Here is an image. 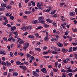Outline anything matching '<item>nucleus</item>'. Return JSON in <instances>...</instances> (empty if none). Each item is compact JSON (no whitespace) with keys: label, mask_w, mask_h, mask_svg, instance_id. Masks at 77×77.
<instances>
[{"label":"nucleus","mask_w":77,"mask_h":77,"mask_svg":"<svg viewBox=\"0 0 77 77\" xmlns=\"http://www.w3.org/2000/svg\"><path fill=\"white\" fill-rule=\"evenodd\" d=\"M74 56H75V58L76 59H77V54H74Z\"/></svg>","instance_id":"nucleus-62"},{"label":"nucleus","mask_w":77,"mask_h":77,"mask_svg":"<svg viewBox=\"0 0 77 77\" xmlns=\"http://www.w3.org/2000/svg\"><path fill=\"white\" fill-rule=\"evenodd\" d=\"M68 51V49H66L64 48H63L62 49V52L64 54L66 53Z\"/></svg>","instance_id":"nucleus-4"},{"label":"nucleus","mask_w":77,"mask_h":77,"mask_svg":"<svg viewBox=\"0 0 77 77\" xmlns=\"http://www.w3.org/2000/svg\"><path fill=\"white\" fill-rule=\"evenodd\" d=\"M56 10H54L51 13V15H53V14H55V13H56Z\"/></svg>","instance_id":"nucleus-27"},{"label":"nucleus","mask_w":77,"mask_h":77,"mask_svg":"<svg viewBox=\"0 0 77 77\" xmlns=\"http://www.w3.org/2000/svg\"><path fill=\"white\" fill-rule=\"evenodd\" d=\"M11 40H12L13 42H15V38H14V37H13L11 36Z\"/></svg>","instance_id":"nucleus-35"},{"label":"nucleus","mask_w":77,"mask_h":77,"mask_svg":"<svg viewBox=\"0 0 77 77\" xmlns=\"http://www.w3.org/2000/svg\"><path fill=\"white\" fill-rule=\"evenodd\" d=\"M8 20H6L5 21L4 23H3V24L4 26H5V25H6L7 24H8Z\"/></svg>","instance_id":"nucleus-24"},{"label":"nucleus","mask_w":77,"mask_h":77,"mask_svg":"<svg viewBox=\"0 0 77 77\" xmlns=\"http://www.w3.org/2000/svg\"><path fill=\"white\" fill-rule=\"evenodd\" d=\"M29 38H31V39H33L34 38V36L32 35H29L28 36Z\"/></svg>","instance_id":"nucleus-16"},{"label":"nucleus","mask_w":77,"mask_h":77,"mask_svg":"<svg viewBox=\"0 0 77 77\" xmlns=\"http://www.w3.org/2000/svg\"><path fill=\"white\" fill-rule=\"evenodd\" d=\"M52 53L53 54H57L58 53H57V51H53L52 52Z\"/></svg>","instance_id":"nucleus-43"},{"label":"nucleus","mask_w":77,"mask_h":77,"mask_svg":"<svg viewBox=\"0 0 77 77\" xmlns=\"http://www.w3.org/2000/svg\"><path fill=\"white\" fill-rule=\"evenodd\" d=\"M59 39V38H52L51 39V41L52 42H54L57 41Z\"/></svg>","instance_id":"nucleus-8"},{"label":"nucleus","mask_w":77,"mask_h":77,"mask_svg":"<svg viewBox=\"0 0 77 77\" xmlns=\"http://www.w3.org/2000/svg\"><path fill=\"white\" fill-rule=\"evenodd\" d=\"M48 53V52H44L43 53V54H47Z\"/></svg>","instance_id":"nucleus-64"},{"label":"nucleus","mask_w":77,"mask_h":77,"mask_svg":"<svg viewBox=\"0 0 77 77\" xmlns=\"http://www.w3.org/2000/svg\"><path fill=\"white\" fill-rule=\"evenodd\" d=\"M53 70L54 72H57L58 71V69H53Z\"/></svg>","instance_id":"nucleus-39"},{"label":"nucleus","mask_w":77,"mask_h":77,"mask_svg":"<svg viewBox=\"0 0 77 77\" xmlns=\"http://www.w3.org/2000/svg\"><path fill=\"white\" fill-rule=\"evenodd\" d=\"M35 50L36 51H38L39 52H40L41 51V48H35Z\"/></svg>","instance_id":"nucleus-15"},{"label":"nucleus","mask_w":77,"mask_h":77,"mask_svg":"<svg viewBox=\"0 0 77 77\" xmlns=\"http://www.w3.org/2000/svg\"><path fill=\"white\" fill-rule=\"evenodd\" d=\"M44 19V18L43 17H40L38 18V21L39 20H42Z\"/></svg>","instance_id":"nucleus-14"},{"label":"nucleus","mask_w":77,"mask_h":77,"mask_svg":"<svg viewBox=\"0 0 77 77\" xmlns=\"http://www.w3.org/2000/svg\"><path fill=\"white\" fill-rule=\"evenodd\" d=\"M21 62H20V61H17L16 62V64L17 65H20V64H21Z\"/></svg>","instance_id":"nucleus-28"},{"label":"nucleus","mask_w":77,"mask_h":77,"mask_svg":"<svg viewBox=\"0 0 77 77\" xmlns=\"http://www.w3.org/2000/svg\"><path fill=\"white\" fill-rule=\"evenodd\" d=\"M55 38H60V37L57 35H55Z\"/></svg>","instance_id":"nucleus-56"},{"label":"nucleus","mask_w":77,"mask_h":77,"mask_svg":"<svg viewBox=\"0 0 77 77\" xmlns=\"http://www.w3.org/2000/svg\"><path fill=\"white\" fill-rule=\"evenodd\" d=\"M43 27L42 26H38L37 28H36L35 29L36 30H39V29H42Z\"/></svg>","instance_id":"nucleus-19"},{"label":"nucleus","mask_w":77,"mask_h":77,"mask_svg":"<svg viewBox=\"0 0 77 77\" xmlns=\"http://www.w3.org/2000/svg\"><path fill=\"white\" fill-rule=\"evenodd\" d=\"M31 3H32V6H35V2L34 1H32L31 2Z\"/></svg>","instance_id":"nucleus-33"},{"label":"nucleus","mask_w":77,"mask_h":77,"mask_svg":"<svg viewBox=\"0 0 77 77\" xmlns=\"http://www.w3.org/2000/svg\"><path fill=\"white\" fill-rule=\"evenodd\" d=\"M48 36H46L45 37V40L46 41H48Z\"/></svg>","instance_id":"nucleus-23"},{"label":"nucleus","mask_w":77,"mask_h":77,"mask_svg":"<svg viewBox=\"0 0 77 77\" xmlns=\"http://www.w3.org/2000/svg\"><path fill=\"white\" fill-rule=\"evenodd\" d=\"M52 24H53V26H54L55 27H57V25L56 24V22L55 21L53 22Z\"/></svg>","instance_id":"nucleus-37"},{"label":"nucleus","mask_w":77,"mask_h":77,"mask_svg":"<svg viewBox=\"0 0 77 77\" xmlns=\"http://www.w3.org/2000/svg\"><path fill=\"white\" fill-rule=\"evenodd\" d=\"M16 29H17V27H16L15 26H14L13 27H11V30L12 32H14V30H15Z\"/></svg>","instance_id":"nucleus-9"},{"label":"nucleus","mask_w":77,"mask_h":77,"mask_svg":"<svg viewBox=\"0 0 77 77\" xmlns=\"http://www.w3.org/2000/svg\"><path fill=\"white\" fill-rule=\"evenodd\" d=\"M77 32V29L75 28L74 30L73 31V32Z\"/></svg>","instance_id":"nucleus-63"},{"label":"nucleus","mask_w":77,"mask_h":77,"mask_svg":"<svg viewBox=\"0 0 77 77\" xmlns=\"http://www.w3.org/2000/svg\"><path fill=\"white\" fill-rule=\"evenodd\" d=\"M68 33H69V31L68 30H66L65 32V35H68Z\"/></svg>","instance_id":"nucleus-38"},{"label":"nucleus","mask_w":77,"mask_h":77,"mask_svg":"<svg viewBox=\"0 0 77 77\" xmlns=\"http://www.w3.org/2000/svg\"><path fill=\"white\" fill-rule=\"evenodd\" d=\"M19 67L20 68L23 69V71H26L27 70V67H26V66L24 65L20 66Z\"/></svg>","instance_id":"nucleus-2"},{"label":"nucleus","mask_w":77,"mask_h":77,"mask_svg":"<svg viewBox=\"0 0 77 77\" xmlns=\"http://www.w3.org/2000/svg\"><path fill=\"white\" fill-rule=\"evenodd\" d=\"M44 27H45L46 28H47V27H49V25L45 24L44 25Z\"/></svg>","instance_id":"nucleus-36"},{"label":"nucleus","mask_w":77,"mask_h":77,"mask_svg":"<svg viewBox=\"0 0 77 77\" xmlns=\"http://www.w3.org/2000/svg\"><path fill=\"white\" fill-rule=\"evenodd\" d=\"M41 44V42H38L36 43V44L37 45H40Z\"/></svg>","instance_id":"nucleus-53"},{"label":"nucleus","mask_w":77,"mask_h":77,"mask_svg":"<svg viewBox=\"0 0 77 77\" xmlns=\"http://www.w3.org/2000/svg\"><path fill=\"white\" fill-rule=\"evenodd\" d=\"M61 26H62V27L63 28V29H66V28H65V26H64V24H61Z\"/></svg>","instance_id":"nucleus-34"},{"label":"nucleus","mask_w":77,"mask_h":77,"mask_svg":"<svg viewBox=\"0 0 77 77\" xmlns=\"http://www.w3.org/2000/svg\"><path fill=\"white\" fill-rule=\"evenodd\" d=\"M63 45L64 47H66L67 46V45H68V43H65L63 44Z\"/></svg>","instance_id":"nucleus-49"},{"label":"nucleus","mask_w":77,"mask_h":77,"mask_svg":"<svg viewBox=\"0 0 77 77\" xmlns=\"http://www.w3.org/2000/svg\"><path fill=\"white\" fill-rule=\"evenodd\" d=\"M4 40V41H6V42H7L8 41V39H7V38H6L4 37L3 38Z\"/></svg>","instance_id":"nucleus-54"},{"label":"nucleus","mask_w":77,"mask_h":77,"mask_svg":"<svg viewBox=\"0 0 77 77\" xmlns=\"http://www.w3.org/2000/svg\"><path fill=\"white\" fill-rule=\"evenodd\" d=\"M50 76L53 77V72H51V73L50 74Z\"/></svg>","instance_id":"nucleus-52"},{"label":"nucleus","mask_w":77,"mask_h":77,"mask_svg":"<svg viewBox=\"0 0 77 77\" xmlns=\"http://www.w3.org/2000/svg\"><path fill=\"white\" fill-rule=\"evenodd\" d=\"M30 58L32 60H35V58H34V57L33 56H31L30 57Z\"/></svg>","instance_id":"nucleus-42"},{"label":"nucleus","mask_w":77,"mask_h":77,"mask_svg":"<svg viewBox=\"0 0 77 77\" xmlns=\"http://www.w3.org/2000/svg\"><path fill=\"white\" fill-rule=\"evenodd\" d=\"M68 75H69V77H71L72 75V73L70 72L68 74Z\"/></svg>","instance_id":"nucleus-45"},{"label":"nucleus","mask_w":77,"mask_h":77,"mask_svg":"<svg viewBox=\"0 0 77 77\" xmlns=\"http://www.w3.org/2000/svg\"><path fill=\"white\" fill-rule=\"evenodd\" d=\"M66 72V70H64L63 69H62L61 70V72Z\"/></svg>","instance_id":"nucleus-46"},{"label":"nucleus","mask_w":77,"mask_h":77,"mask_svg":"<svg viewBox=\"0 0 77 77\" xmlns=\"http://www.w3.org/2000/svg\"><path fill=\"white\" fill-rule=\"evenodd\" d=\"M72 44H73V45H75V46H76V45H77V43H75L73 42L72 43Z\"/></svg>","instance_id":"nucleus-60"},{"label":"nucleus","mask_w":77,"mask_h":77,"mask_svg":"<svg viewBox=\"0 0 77 77\" xmlns=\"http://www.w3.org/2000/svg\"><path fill=\"white\" fill-rule=\"evenodd\" d=\"M3 20H5V21H8L7 20V18H6V17H5L4 18Z\"/></svg>","instance_id":"nucleus-59"},{"label":"nucleus","mask_w":77,"mask_h":77,"mask_svg":"<svg viewBox=\"0 0 77 77\" xmlns=\"http://www.w3.org/2000/svg\"><path fill=\"white\" fill-rule=\"evenodd\" d=\"M47 22H49V23H53V20H50V19H48L46 20Z\"/></svg>","instance_id":"nucleus-12"},{"label":"nucleus","mask_w":77,"mask_h":77,"mask_svg":"<svg viewBox=\"0 0 77 77\" xmlns=\"http://www.w3.org/2000/svg\"><path fill=\"white\" fill-rule=\"evenodd\" d=\"M75 15V12H71L70 14V15L71 16H74Z\"/></svg>","instance_id":"nucleus-17"},{"label":"nucleus","mask_w":77,"mask_h":77,"mask_svg":"<svg viewBox=\"0 0 77 77\" xmlns=\"http://www.w3.org/2000/svg\"><path fill=\"white\" fill-rule=\"evenodd\" d=\"M13 75L14 76V77H16V76H17L18 75V73L17 72H14L13 73Z\"/></svg>","instance_id":"nucleus-20"},{"label":"nucleus","mask_w":77,"mask_h":77,"mask_svg":"<svg viewBox=\"0 0 77 77\" xmlns=\"http://www.w3.org/2000/svg\"><path fill=\"white\" fill-rule=\"evenodd\" d=\"M1 6L2 8H5L6 6V4H1Z\"/></svg>","instance_id":"nucleus-18"},{"label":"nucleus","mask_w":77,"mask_h":77,"mask_svg":"<svg viewBox=\"0 0 77 77\" xmlns=\"http://www.w3.org/2000/svg\"><path fill=\"white\" fill-rule=\"evenodd\" d=\"M10 56L11 57H13V53L12 52H10Z\"/></svg>","instance_id":"nucleus-44"},{"label":"nucleus","mask_w":77,"mask_h":77,"mask_svg":"<svg viewBox=\"0 0 77 77\" xmlns=\"http://www.w3.org/2000/svg\"><path fill=\"white\" fill-rule=\"evenodd\" d=\"M30 56H31V55H30L29 54H26L27 59H29Z\"/></svg>","instance_id":"nucleus-25"},{"label":"nucleus","mask_w":77,"mask_h":77,"mask_svg":"<svg viewBox=\"0 0 77 77\" xmlns=\"http://www.w3.org/2000/svg\"><path fill=\"white\" fill-rule=\"evenodd\" d=\"M13 71V69H10L9 70V72H11L12 71Z\"/></svg>","instance_id":"nucleus-57"},{"label":"nucleus","mask_w":77,"mask_h":77,"mask_svg":"<svg viewBox=\"0 0 77 77\" xmlns=\"http://www.w3.org/2000/svg\"><path fill=\"white\" fill-rule=\"evenodd\" d=\"M37 7H41V5L39 2L37 5Z\"/></svg>","instance_id":"nucleus-41"},{"label":"nucleus","mask_w":77,"mask_h":77,"mask_svg":"<svg viewBox=\"0 0 77 77\" xmlns=\"http://www.w3.org/2000/svg\"><path fill=\"white\" fill-rule=\"evenodd\" d=\"M13 34V35H18V33L16 31L14 32Z\"/></svg>","instance_id":"nucleus-47"},{"label":"nucleus","mask_w":77,"mask_h":77,"mask_svg":"<svg viewBox=\"0 0 77 77\" xmlns=\"http://www.w3.org/2000/svg\"><path fill=\"white\" fill-rule=\"evenodd\" d=\"M6 8L8 9H10L11 8V6L8 5L6 7Z\"/></svg>","instance_id":"nucleus-32"},{"label":"nucleus","mask_w":77,"mask_h":77,"mask_svg":"<svg viewBox=\"0 0 77 77\" xmlns=\"http://www.w3.org/2000/svg\"><path fill=\"white\" fill-rule=\"evenodd\" d=\"M72 47H71L69 48L68 52H69H69H72Z\"/></svg>","instance_id":"nucleus-22"},{"label":"nucleus","mask_w":77,"mask_h":77,"mask_svg":"<svg viewBox=\"0 0 77 77\" xmlns=\"http://www.w3.org/2000/svg\"><path fill=\"white\" fill-rule=\"evenodd\" d=\"M24 42H25V41H24L22 40L21 41H20L19 42V44H24Z\"/></svg>","instance_id":"nucleus-31"},{"label":"nucleus","mask_w":77,"mask_h":77,"mask_svg":"<svg viewBox=\"0 0 77 77\" xmlns=\"http://www.w3.org/2000/svg\"><path fill=\"white\" fill-rule=\"evenodd\" d=\"M6 26H8V27H11V26H12L10 24H7L6 25Z\"/></svg>","instance_id":"nucleus-50"},{"label":"nucleus","mask_w":77,"mask_h":77,"mask_svg":"<svg viewBox=\"0 0 77 77\" xmlns=\"http://www.w3.org/2000/svg\"><path fill=\"white\" fill-rule=\"evenodd\" d=\"M21 29H22L23 31H26L28 29V27L27 26H23L21 27Z\"/></svg>","instance_id":"nucleus-6"},{"label":"nucleus","mask_w":77,"mask_h":77,"mask_svg":"<svg viewBox=\"0 0 77 77\" xmlns=\"http://www.w3.org/2000/svg\"><path fill=\"white\" fill-rule=\"evenodd\" d=\"M58 62H55V67H56V68H57V65H58Z\"/></svg>","instance_id":"nucleus-29"},{"label":"nucleus","mask_w":77,"mask_h":77,"mask_svg":"<svg viewBox=\"0 0 77 77\" xmlns=\"http://www.w3.org/2000/svg\"><path fill=\"white\" fill-rule=\"evenodd\" d=\"M29 43L26 42L25 43V46L23 47V48L24 50H25V51H26V49L27 48L29 47Z\"/></svg>","instance_id":"nucleus-1"},{"label":"nucleus","mask_w":77,"mask_h":77,"mask_svg":"<svg viewBox=\"0 0 77 77\" xmlns=\"http://www.w3.org/2000/svg\"><path fill=\"white\" fill-rule=\"evenodd\" d=\"M63 61L65 63H68V61H67L65 59L63 60Z\"/></svg>","instance_id":"nucleus-26"},{"label":"nucleus","mask_w":77,"mask_h":77,"mask_svg":"<svg viewBox=\"0 0 77 77\" xmlns=\"http://www.w3.org/2000/svg\"><path fill=\"white\" fill-rule=\"evenodd\" d=\"M18 48H21V45L20 44H19L18 46Z\"/></svg>","instance_id":"nucleus-58"},{"label":"nucleus","mask_w":77,"mask_h":77,"mask_svg":"<svg viewBox=\"0 0 77 77\" xmlns=\"http://www.w3.org/2000/svg\"><path fill=\"white\" fill-rule=\"evenodd\" d=\"M35 35L37 38H38L39 36V34L37 33L35 34Z\"/></svg>","instance_id":"nucleus-55"},{"label":"nucleus","mask_w":77,"mask_h":77,"mask_svg":"<svg viewBox=\"0 0 77 77\" xmlns=\"http://www.w3.org/2000/svg\"><path fill=\"white\" fill-rule=\"evenodd\" d=\"M32 74L35 77H39V75L37 73V72H36V71H34L32 72Z\"/></svg>","instance_id":"nucleus-5"},{"label":"nucleus","mask_w":77,"mask_h":77,"mask_svg":"<svg viewBox=\"0 0 77 77\" xmlns=\"http://www.w3.org/2000/svg\"><path fill=\"white\" fill-rule=\"evenodd\" d=\"M5 65L7 66H9L11 65V63L8 62V61H7L5 63Z\"/></svg>","instance_id":"nucleus-7"},{"label":"nucleus","mask_w":77,"mask_h":77,"mask_svg":"<svg viewBox=\"0 0 77 77\" xmlns=\"http://www.w3.org/2000/svg\"><path fill=\"white\" fill-rule=\"evenodd\" d=\"M2 59L3 61H5L6 60V58L4 57H2Z\"/></svg>","instance_id":"nucleus-61"},{"label":"nucleus","mask_w":77,"mask_h":77,"mask_svg":"<svg viewBox=\"0 0 77 77\" xmlns=\"http://www.w3.org/2000/svg\"><path fill=\"white\" fill-rule=\"evenodd\" d=\"M72 72L73 73L74 72H73V71H72V70L71 69H68L66 71V72L67 73H69V72Z\"/></svg>","instance_id":"nucleus-11"},{"label":"nucleus","mask_w":77,"mask_h":77,"mask_svg":"<svg viewBox=\"0 0 77 77\" xmlns=\"http://www.w3.org/2000/svg\"><path fill=\"white\" fill-rule=\"evenodd\" d=\"M1 63L2 65H5V63H6L4 61H1Z\"/></svg>","instance_id":"nucleus-40"},{"label":"nucleus","mask_w":77,"mask_h":77,"mask_svg":"<svg viewBox=\"0 0 77 77\" xmlns=\"http://www.w3.org/2000/svg\"><path fill=\"white\" fill-rule=\"evenodd\" d=\"M33 23H34V24H35L38 23H39V21L37 20H34V22L32 23V24H33Z\"/></svg>","instance_id":"nucleus-21"},{"label":"nucleus","mask_w":77,"mask_h":77,"mask_svg":"<svg viewBox=\"0 0 77 77\" xmlns=\"http://www.w3.org/2000/svg\"><path fill=\"white\" fill-rule=\"evenodd\" d=\"M24 64H25V65H29V63H28V62H26V61H24Z\"/></svg>","instance_id":"nucleus-48"},{"label":"nucleus","mask_w":77,"mask_h":77,"mask_svg":"<svg viewBox=\"0 0 77 77\" xmlns=\"http://www.w3.org/2000/svg\"><path fill=\"white\" fill-rule=\"evenodd\" d=\"M41 70L42 72L44 73V74H46V73L47 72V70L45 68H44L42 69H41Z\"/></svg>","instance_id":"nucleus-3"},{"label":"nucleus","mask_w":77,"mask_h":77,"mask_svg":"<svg viewBox=\"0 0 77 77\" xmlns=\"http://www.w3.org/2000/svg\"><path fill=\"white\" fill-rule=\"evenodd\" d=\"M66 74L63 73L62 75V77H66V75H65Z\"/></svg>","instance_id":"nucleus-51"},{"label":"nucleus","mask_w":77,"mask_h":77,"mask_svg":"<svg viewBox=\"0 0 77 77\" xmlns=\"http://www.w3.org/2000/svg\"><path fill=\"white\" fill-rule=\"evenodd\" d=\"M38 21L39 23H42V24H45V21L44 20H39Z\"/></svg>","instance_id":"nucleus-13"},{"label":"nucleus","mask_w":77,"mask_h":77,"mask_svg":"<svg viewBox=\"0 0 77 77\" xmlns=\"http://www.w3.org/2000/svg\"><path fill=\"white\" fill-rule=\"evenodd\" d=\"M77 47H74L73 48V51H77Z\"/></svg>","instance_id":"nucleus-30"},{"label":"nucleus","mask_w":77,"mask_h":77,"mask_svg":"<svg viewBox=\"0 0 77 77\" xmlns=\"http://www.w3.org/2000/svg\"><path fill=\"white\" fill-rule=\"evenodd\" d=\"M57 45L58 47H62L63 46V45L62 44L60 43H57Z\"/></svg>","instance_id":"nucleus-10"}]
</instances>
